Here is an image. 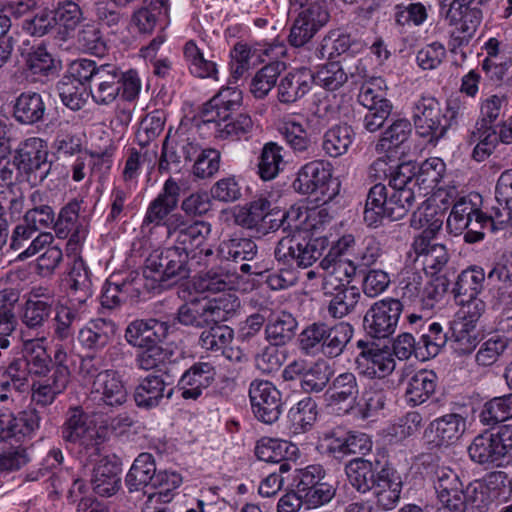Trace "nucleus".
Masks as SVG:
<instances>
[{"label":"nucleus","mask_w":512,"mask_h":512,"mask_svg":"<svg viewBox=\"0 0 512 512\" xmlns=\"http://www.w3.org/2000/svg\"><path fill=\"white\" fill-rule=\"evenodd\" d=\"M284 230H291L294 233L283 237L277 244L274 254L276 260L283 266L307 268L321 257V251L316 244L306 235L308 227L303 224L311 219L314 212L309 214L307 210L300 207H291L288 211L282 212Z\"/></svg>","instance_id":"1"},{"label":"nucleus","mask_w":512,"mask_h":512,"mask_svg":"<svg viewBox=\"0 0 512 512\" xmlns=\"http://www.w3.org/2000/svg\"><path fill=\"white\" fill-rule=\"evenodd\" d=\"M211 233L210 223L202 220L189 221L181 213H173L167 223V236L177 248L188 255V261L208 265L214 256L213 248L207 244Z\"/></svg>","instance_id":"2"},{"label":"nucleus","mask_w":512,"mask_h":512,"mask_svg":"<svg viewBox=\"0 0 512 512\" xmlns=\"http://www.w3.org/2000/svg\"><path fill=\"white\" fill-rule=\"evenodd\" d=\"M239 307L240 301L235 294L224 293L210 300L194 299L181 305L177 319L182 325L203 328L229 320Z\"/></svg>","instance_id":"3"},{"label":"nucleus","mask_w":512,"mask_h":512,"mask_svg":"<svg viewBox=\"0 0 512 512\" xmlns=\"http://www.w3.org/2000/svg\"><path fill=\"white\" fill-rule=\"evenodd\" d=\"M61 435L65 442L78 445V454L82 459L94 461L100 456L104 437L80 406L69 409Z\"/></svg>","instance_id":"4"},{"label":"nucleus","mask_w":512,"mask_h":512,"mask_svg":"<svg viewBox=\"0 0 512 512\" xmlns=\"http://www.w3.org/2000/svg\"><path fill=\"white\" fill-rule=\"evenodd\" d=\"M188 255L177 249L168 247L154 250L146 259L143 275L160 287L167 282L177 281L189 276Z\"/></svg>","instance_id":"5"},{"label":"nucleus","mask_w":512,"mask_h":512,"mask_svg":"<svg viewBox=\"0 0 512 512\" xmlns=\"http://www.w3.org/2000/svg\"><path fill=\"white\" fill-rule=\"evenodd\" d=\"M14 157L18 171L31 186L40 185L50 173L48 146L41 138L31 137L21 142Z\"/></svg>","instance_id":"6"},{"label":"nucleus","mask_w":512,"mask_h":512,"mask_svg":"<svg viewBox=\"0 0 512 512\" xmlns=\"http://www.w3.org/2000/svg\"><path fill=\"white\" fill-rule=\"evenodd\" d=\"M418 185L413 167L409 163L403 166L389 179L388 207L386 217L391 220L403 218L412 207L415 200L414 189Z\"/></svg>","instance_id":"7"},{"label":"nucleus","mask_w":512,"mask_h":512,"mask_svg":"<svg viewBox=\"0 0 512 512\" xmlns=\"http://www.w3.org/2000/svg\"><path fill=\"white\" fill-rule=\"evenodd\" d=\"M331 182L332 165L323 160H315L299 170L293 186L301 194H314L316 200L326 203L335 194L334 190L330 191Z\"/></svg>","instance_id":"8"},{"label":"nucleus","mask_w":512,"mask_h":512,"mask_svg":"<svg viewBox=\"0 0 512 512\" xmlns=\"http://www.w3.org/2000/svg\"><path fill=\"white\" fill-rule=\"evenodd\" d=\"M199 151L200 146L194 137H190L185 131L180 130L172 134L170 129L162 145L158 161L159 173L179 172L182 159L185 162H190Z\"/></svg>","instance_id":"9"},{"label":"nucleus","mask_w":512,"mask_h":512,"mask_svg":"<svg viewBox=\"0 0 512 512\" xmlns=\"http://www.w3.org/2000/svg\"><path fill=\"white\" fill-rule=\"evenodd\" d=\"M360 350L355 358V367L359 374L369 379H382L395 370L396 361L388 347H380L374 342L359 340L356 343Z\"/></svg>","instance_id":"10"},{"label":"nucleus","mask_w":512,"mask_h":512,"mask_svg":"<svg viewBox=\"0 0 512 512\" xmlns=\"http://www.w3.org/2000/svg\"><path fill=\"white\" fill-rule=\"evenodd\" d=\"M403 304L398 299L386 298L375 302L364 316V328L376 339L388 338L397 328Z\"/></svg>","instance_id":"11"},{"label":"nucleus","mask_w":512,"mask_h":512,"mask_svg":"<svg viewBox=\"0 0 512 512\" xmlns=\"http://www.w3.org/2000/svg\"><path fill=\"white\" fill-rule=\"evenodd\" d=\"M440 103L434 97H421L414 105L413 120L416 132L429 142H437L444 137L448 125Z\"/></svg>","instance_id":"12"},{"label":"nucleus","mask_w":512,"mask_h":512,"mask_svg":"<svg viewBox=\"0 0 512 512\" xmlns=\"http://www.w3.org/2000/svg\"><path fill=\"white\" fill-rule=\"evenodd\" d=\"M254 416L265 424L276 422L281 415V393L267 380H254L249 387Z\"/></svg>","instance_id":"13"},{"label":"nucleus","mask_w":512,"mask_h":512,"mask_svg":"<svg viewBox=\"0 0 512 512\" xmlns=\"http://www.w3.org/2000/svg\"><path fill=\"white\" fill-rule=\"evenodd\" d=\"M434 489L440 506L438 512H461L463 484L450 468H439L435 473Z\"/></svg>","instance_id":"14"},{"label":"nucleus","mask_w":512,"mask_h":512,"mask_svg":"<svg viewBox=\"0 0 512 512\" xmlns=\"http://www.w3.org/2000/svg\"><path fill=\"white\" fill-rule=\"evenodd\" d=\"M359 394L357 378L352 372L334 377L326 390L328 406L337 414H348L355 408Z\"/></svg>","instance_id":"15"},{"label":"nucleus","mask_w":512,"mask_h":512,"mask_svg":"<svg viewBox=\"0 0 512 512\" xmlns=\"http://www.w3.org/2000/svg\"><path fill=\"white\" fill-rule=\"evenodd\" d=\"M324 440L328 442V452L337 459L349 455H366L372 449L369 436L360 432L333 429L324 434Z\"/></svg>","instance_id":"16"},{"label":"nucleus","mask_w":512,"mask_h":512,"mask_svg":"<svg viewBox=\"0 0 512 512\" xmlns=\"http://www.w3.org/2000/svg\"><path fill=\"white\" fill-rule=\"evenodd\" d=\"M169 324L155 318L136 319L125 329V340L133 347L142 348L154 343H162L169 333Z\"/></svg>","instance_id":"17"},{"label":"nucleus","mask_w":512,"mask_h":512,"mask_svg":"<svg viewBox=\"0 0 512 512\" xmlns=\"http://www.w3.org/2000/svg\"><path fill=\"white\" fill-rule=\"evenodd\" d=\"M242 91L236 87L222 88L213 98L204 104L201 118L210 124L219 120H229L242 105Z\"/></svg>","instance_id":"18"},{"label":"nucleus","mask_w":512,"mask_h":512,"mask_svg":"<svg viewBox=\"0 0 512 512\" xmlns=\"http://www.w3.org/2000/svg\"><path fill=\"white\" fill-rule=\"evenodd\" d=\"M121 69L111 63L100 64V72L89 88L92 100L97 105L107 106L120 96Z\"/></svg>","instance_id":"19"},{"label":"nucleus","mask_w":512,"mask_h":512,"mask_svg":"<svg viewBox=\"0 0 512 512\" xmlns=\"http://www.w3.org/2000/svg\"><path fill=\"white\" fill-rule=\"evenodd\" d=\"M94 399L108 405L120 406L127 400V390L120 374L112 369L102 370L91 382Z\"/></svg>","instance_id":"20"},{"label":"nucleus","mask_w":512,"mask_h":512,"mask_svg":"<svg viewBox=\"0 0 512 512\" xmlns=\"http://www.w3.org/2000/svg\"><path fill=\"white\" fill-rule=\"evenodd\" d=\"M83 201L72 199L64 205L55 218L54 232L58 238H69V243L78 244L86 237V231L80 222V209Z\"/></svg>","instance_id":"21"},{"label":"nucleus","mask_w":512,"mask_h":512,"mask_svg":"<svg viewBox=\"0 0 512 512\" xmlns=\"http://www.w3.org/2000/svg\"><path fill=\"white\" fill-rule=\"evenodd\" d=\"M384 459V456L381 459L378 456H373L369 459L356 457L350 460L345 465V472L351 486L360 493H366L373 489L375 477Z\"/></svg>","instance_id":"22"},{"label":"nucleus","mask_w":512,"mask_h":512,"mask_svg":"<svg viewBox=\"0 0 512 512\" xmlns=\"http://www.w3.org/2000/svg\"><path fill=\"white\" fill-rule=\"evenodd\" d=\"M352 244H354V237L352 235H344L338 240L336 245L329 250L328 254L319 264L323 274L349 280L355 276L356 269L354 264H352L350 259L343 257L350 250Z\"/></svg>","instance_id":"23"},{"label":"nucleus","mask_w":512,"mask_h":512,"mask_svg":"<svg viewBox=\"0 0 512 512\" xmlns=\"http://www.w3.org/2000/svg\"><path fill=\"white\" fill-rule=\"evenodd\" d=\"M373 489H375L378 505L385 510L392 509L400 499L401 477L385 459L377 472Z\"/></svg>","instance_id":"24"},{"label":"nucleus","mask_w":512,"mask_h":512,"mask_svg":"<svg viewBox=\"0 0 512 512\" xmlns=\"http://www.w3.org/2000/svg\"><path fill=\"white\" fill-rule=\"evenodd\" d=\"M216 369L210 362L194 363L181 376L178 386L182 391L181 396L184 399L196 400L203 389L209 387L215 380Z\"/></svg>","instance_id":"25"},{"label":"nucleus","mask_w":512,"mask_h":512,"mask_svg":"<svg viewBox=\"0 0 512 512\" xmlns=\"http://www.w3.org/2000/svg\"><path fill=\"white\" fill-rule=\"evenodd\" d=\"M313 83L314 73L310 69H295L281 78L278 100L283 104L295 103L311 90Z\"/></svg>","instance_id":"26"},{"label":"nucleus","mask_w":512,"mask_h":512,"mask_svg":"<svg viewBox=\"0 0 512 512\" xmlns=\"http://www.w3.org/2000/svg\"><path fill=\"white\" fill-rule=\"evenodd\" d=\"M489 293L495 305H509L512 302V264L500 260L487 274Z\"/></svg>","instance_id":"27"},{"label":"nucleus","mask_w":512,"mask_h":512,"mask_svg":"<svg viewBox=\"0 0 512 512\" xmlns=\"http://www.w3.org/2000/svg\"><path fill=\"white\" fill-rule=\"evenodd\" d=\"M457 12L459 15H455V19L446 16L449 24L456 26V32H453L451 37L452 52H456L463 43L469 42L482 20V11L476 6L461 7Z\"/></svg>","instance_id":"28"},{"label":"nucleus","mask_w":512,"mask_h":512,"mask_svg":"<svg viewBox=\"0 0 512 512\" xmlns=\"http://www.w3.org/2000/svg\"><path fill=\"white\" fill-rule=\"evenodd\" d=\"M116 331L117 326L114 321L97 318L89 321L80 329L78 339L86 349L99 351L113 340Z\"/></svg>","instance_id":"29"},{"label":"nucleus","mask_w":512,"mask_h":512,"mask_svg":"<svg viewBox=\"0 0 512 512\" xmlns=\"http://www.w3.org/2000/svg\"><path fill=\"white\" fill-rule=\"evenodd\" d=\"M491 432H483L473 438L467 448L474 463L485 466H500L505 459Z\"/></svg>","instance_id":"30"},{"label":"nucleus","mask_w":512,"mask_h":512,"mask_svg":"<svg viewBox=\"0 0 512 512\" xmlns=\"http://www.w3.org/2000/svg\"><path fill=\"white\" fill-rule=\"evenodd\" d=\"M119 466L104 457L93 468L91 483L96 494L102 497H110L116 494L121 487Z\"/></svg>","instance_id":"31"},{"label":"nucleus","mask_w":512,"mask_h":512,"mask_svg":"<svg viewBox=\"0 0 512 512\" xmlns=\"http://www.w3.org/2000/svg\"><path fill=\"white\" fill-rule=\"evenodd\" d=\"M67 282L69 285L68 301L72 305L86 306L92 295V282L89 272L82 259H75L69 269Z\"/></svg>","instance_id":"32"},{"label":"nucleus","mask_w":512,"mask_h":512,"mask_svg":"<svg viewBox=\"0 0 512 512\" xmlns=\"http://www.w3.org/2000/svg\"><path fill=\"white\" fill-rule=\"evenodd\" d=\"M466 430V419L457 413L446 414L433 420L427 433L433 434L437 445H450L461 438Z\"/></svg>","instance_id":"33"},{"label":"nucleus","mask_w":512,"mask_h":512,"mask_svg":"<svg viewBox=\"0 0 512 512\" xmlns=\"http://www.w3.org/2000/svg\"><path fill=\"white\" fill-rule=\"evenodd\" d=\"M324 336L321 342V354L333 359L340 356L354 333L352 325L347 322H339L334 325L323 323Z\"/></svg>","instance_id":"34"},{"label":"nucleus","mask_w":512,"mask_h":512,"mask_svg":"<svg viewBox=\"0 0 512 512\" xmlns=\"http://www.w3.org/2000/svg\"><path fill=\"white\" fill-rule=\"evenodd\" d=\"M486 274L483 268L473 266L463 270L457 277L452 289L457 304L467 303L478 296L483 288Z\"/></svg>","instance_id":"35"},{"label":"nucleus","mask_w":512,"mask_h":512,"mask_svg":"<svg viewBox=\"0 0 512 512\" xmlns=\"http://www.w3.org/2000/svg\"><path fill=\"white\" fill-rule=\"evenodd\" d=\"M296 328L297 321L291 313L282 310L272 312L267 318L266 339L271 344L283 346L292 340Z\"/></svg>","instance_id":"36"},{"label":"nucleus","mask_w":512,"mask_h":512,"mask_svg":"<svg viewBox=\"0 0 512 512\" xmlns=\"http://www.w3.org/2000/svg\"><path fill=\"white\" fill-rule=\"evenodd\" d=\"M42 96L36 92H23L15 100L13 117L20 124L32 125L41 121L45 114Z\"/></svg>","instance_id":"37"},{"label":"nucleus","mask_w":512,"mask_h":512,"mask_svg":"<svg viewBox=\"0 0 512 512\" xmlns=\"http://www.w3.org/2000/svg\"><path fill=\"white\" fill-rule=\"evenodd\" d=\"M434 237L416 236L412 247L418 258H422L425 269L440 271L448 262L449 256L443 244L432 243Z\"/></svg>","instance_id":"38"},{"label":"nucleus","mask_w":512,"mask_h":512,"mask_svg":"<svg viewBox=\"0 0 512 512\" xmlns=\"http://www.w3.org/2000/svg\"><path fill=\"white\" fill-rule=\"evenodd\" d=\"M449 341L453 350L459 355L471 353L478 344L476 325L455 316L450 322Z\"/></svg>","instance_id":"39"},{"label":"nucleus","mask_w":512,"mask_h":512,"mask_svg":"<svg viewBox=\"0 0 512 512\" xmlns=\"http://www.w3.org/2000/svg\"><path fill=\"white\" fill-rule=\"evenodd\" d=\"M155 474L156 465L152 454H139L126 475L125 482L129 492L140 491L148 485L151 486Z\"/></svg>","instance_id":"40"},{"label":"nucleus","mask_w":512,"mask_h":512,"mask_svg":"<svg viewBox=\"0 0 512 512\" xmlns=\"http://www.w3.org/2000/svg\"><path fill=\"white\" fill-rule=\"evenodd\" d=\"M135 361L139 369L163 371L168 363L175 360V352L168 345L154 343L140 348Z\"/></svg>","instance_id":"41"},{"label":"nucleus","mask_w":512,"mask_h":512,"mask_svg":"<svg viewBox=\"0 0 512 512\" xmlns=\"http://www.w3.org/2000/svg\"><path fill=\"white\" fill-rule=\"evenodd\" d=\"M444 213L438 206L424 202L410 219V226L416 230H422L418 236L435 237L442 228Z\"/></svg>","instance_id":"42"},{"label":"nucleus","mask_w":512,"mask_h":512,"mask_svg":"<svg viewBox=\"0 0 512 512\" xmlns=\"http://www.w3.org/2000/svg\"><path fill=\"white\" fill-rule=\"evenodd\" d=\"M437 376L433 371L420 370L407 383L406 400L413 406L427 401L435 392Z\"/></svg>","instance_id":"43"},{"label":"nucleus","mask_w":512,"mask_h":512,"mask_svg":"<svg viewBox=\"0 0 512 512\" xmlns=\"http://www.w3.org/2000/svg\"><path fill=\"white\" fill-rule=\"evenodd\" d=\"M166 383L159 375H148L135 389L134 399L138 407L150 409L160 404L164 398Z\"/></svg>","instance_id":"44"},{"label":"nucleus","mask_w":512,"mask_h":512,"mask_svg":"<svg viewBox=\"0 0 512 512\" xmlns=\"http://www.w3.org/2000/svg\"><path fill=\"white\" fill-rule=\"evenodd\" d=\"M70 381L51 374L46 379L34 381L31 385V400L38 406L51 405L62 394Z\"/></svg>","instance_id":"45"},{"label":"nucleus","mask_w":512,"mask_h":512,"mask_svg":"<svg viewBox=\"0 0 512 512\" xmlns=\"http://www.w3.org/2000/svg\"><path fill=\"white\" fill-rule=\"evenodd\" d=\"M184 58L189 71L199 78L217 79V65L214 61L204 57L202 49L195 41L189 40L183 47Z\"/></svg>","instance_id":"46"},{"label":"nucleus","mask_w":512,"mask_h":512,"mask_svg":"<svg viewBox=\"0 0 512 512\" xmlns=\"http://www.w3.org/2000/svg\"><path fill=\"white\" fill-rule=\"evenodd\" d=\"M478 417L482 425L490 427L512 418V393L485 402Z\"/></svg>","instance_id":"47"},{"label":"nucleus","mask_w":512,"mask_h":512,"mask_svg":"<svg viewBox=\"0 0 512 512\" xmlns=\"http://www.w3.org/2000/svg\"><path fill=\"white\" fill-rule=\"evenodd\" d=\"M353 139L354 131L351 126L335 125L325 132L322 148L330 157H339L348 151Z\"/></svg>","instance_id":"48"},{"label":"nucleus","mask_w":512,"mask_h":512,"mask_svg":"<svg viewBox=\"0 0 512 512\" xmlns=\"http://www.w3.org/2000/svg\"><path fill=\"white\" fill-rule=\"evenodd\" d=\"M352 257L350 259L355 269L368 268L376 264L383 254L380 242L374 236H366L351 245Z\"/></svg>","instance_id":"49"},{"label":"nucleus","mask_w":512,"mask_h":512,"mask_svg":"<svg viewBox=\"0 0 512 512\" xmlns=\"http://www.w3.org/2000/svg\"><path fill=\"white\" fill-rule=\"evenodd\" d=\"M85 311V307L80 308L79 305L62 306L58 309L55 316V324L53 330L54 341H73L74 329L73 323L80 320L81 314Z\"/></svg>","instance_id":"50"},{"label":"nucleus","mask_w":512,"mask_h":512,"mask_svg":"<svg viewBox=\"0 0 512 512\" xmlns=\"http://www.w3.org/2000/svg\"><path fill=\"white\" fill-rule=\"evenodd\" d=\"M388 197L389 191L385 185L377 183L370 188L364 209V221L369 226H376L381 218L386 216Z\"/></svg>","instance_id":"51"},{"label":"nucleus","mask_w":512,"mask_h":512,"mask_svg":"<svg viewBox=\"0 0 512 512\" xmlns=\"http://www.w3.org/2000/svg\"><path fill=\"white\" fill-rule=\"evenodd\" d=\"M27 72L35 76L34 80L56 76L58 65L52 55L43 46H38L28 54L26 59Z\"/></svg>","instance_id":"52"},{"label":"nucleus","mask_w":512,"mask_h":512,"mask_svg":"<svg viewBox=\"0 0 512 512\" xmlns=\"http://www.w3.org/2000/svg\"><path fill=\"white\" fill-rule=\"evenodd\" d=\"M212 124H214L215 137L222 140H238L253 129V121L246 113L238 114L236 117L231 116L229 120H219Z\"/></svg>","instance_id":"53"},{"label":"nucleus","mask_w":512,"mask_h":512,"mask_svg":"<svg viewBox=\"0 0 512 512\" xmlns=\"http://www.w3.org/2000/svg\"><path fill=\"white\" fill-rule=\"evenodd\" d=\"M52 314V301L28 299L25 302L21 321L25 327L41 330Z\"/></svg>","instance_id":"54"},{"label":"nucleus","mask_w":512,"mask_h":512,"mask_svg":"<svg viewBox=\"0 0 512 512\" xmlns=\"http://www.w3.org/2000/svg\"><path fill=\"white\" fill-rule=\"evenodd\" d=\"M218 252L222 258L236 263L251 261L257 254V245L248 238H232L223 241Z\"/></svg>","instance_id":"55"},{"label":"nucleus","mask_w":512,"mask_h":512,"mask_svg":"<svg viewBox=\"0 0 512 512\" xmlns=\"http://www.w3.org/2000/svg\"><path fill=\"white\" fill-rule=\"evenodd\" d=\"M329 297V314L333 318L341 319L355 310L361 298V293L358 287L349 286L331 294Z\"/></svg>","instance_id":"56"},{"label":"nucleus","mask_w":512,"mask_h":512,"mask_svg":"<svg viewBox=\"0 0 512 512\" xmlns=\"http://www.w3.org/2000/svg\"><path fill=\"white\" fill-rule=\"evenodd\" d=\"M411 130V124L408 120L398 119L394 121L376 144V151L378 153H391L408 139Z\"/></svg>","instance_id":"57"},{"label":"nucleus","mask_w":512,"mask_h":512,"mask_svg":"<svg viewBox=\"0 0 512 512\" xmlns=\"http://www.w3.org/2000/svg\"><path fill=\"white\" fill-rule=\"evenodd\" d=\"M449 340L448 332H443L439 323H431L428 331L419 338V345L423 351H418V359L426 360L435 357Z\"/></svg>","instance_id":"58"},{"label":"nucleus","mask_w":512,"mask_h":512,"mask_svg":"<svg viewBox=\"0 0 512 512\" xmlns=\"http://www.w3.org/2000/svg\"><path fill=\"white\" fill-rule=\"evenodd\" d=\"M347 80L348 72L340 61L328 62L314 74V82L329 91L341 88Z\"/></svg>","instance_id":"59"},{"label":"nucleus","mask_w":512,"mask_h":512,"mask_svg":"<svg viewBox=\"0 0 512 512\" xmlns=\"http://www.w3.org/2000/svg\"><path fill=\"white\" fill-rule=\"evenodd\" d=\"M282 147L274 142L264 145L259 158L258 173L261 179L268 181L274 179L283 164Z\"/></svg>","instance_id":"60"},{"label":"nucleus","mask_w":512,"mask_h":512,"mask_svg":"<svg viewBox=\"0 0 512 512\" xmlns=\"http://www.w3.org/2000/svg\"><path fill=\"white\" fill-rule=\"evenodd\" d=\"M199 338V345L207 351H224L233 341L234 331L227 325L211 324Z\"/></svg>","instance_id":"61"},{"label":"nucleus","mask_w":512,"mask_h":512,"mask_svg":"<svg viewBox=\"0 0 512 512\" xmlns=\"http://www.w3.org/2000/svg\"><path fill=\"white\" fill-rule=\"evenodd\" d=\"M24 208V197L18 188L0 191V223L6 224L20 218Z\"/></svg>","instance_id":"62"},{"label":"nucleus","mask_w":512,"mask_h":512,"mask_svg":"<svg viewBox=\"0 0 512 512\" xmlns=\"http://www.w3.org/2000/svg\"><path fill=\"white\" fill-rule=\"evenodd\" d=\"M270 206L272 204L266 198H257L239 210L236 222L244 228L258 231Z\"/></svg>","instance_id":"63"},{"label":"nucleus","mask_w":512,"mask_h":512,"mask_svg":"<svg viewBox=\"0 0 512 512\" xmlns=\"http://www.w3.org/2000/svg\"><path fill=\"white\" fill-rule=\"evenodd\" d=\"M281 64L278 62L270 63L261 68L252 78L250 92L255 98H265L271 89L275 86L280 74Z\"/></svg>","instance_id":"64"}]
</instances>
